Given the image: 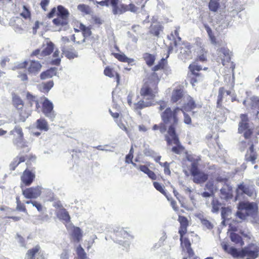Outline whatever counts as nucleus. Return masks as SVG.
Wrapping results in <instances>:
<instances>
[{"label": "nucleus", "mask_w": 259, "mask_h": 259, "mask_svg": "<svg viewBox=\"0 0 259 259\" xmlns=\"http://www.w3.org/2000/svg\"><path fill=\"white\" fill-rule=\"evenodd\" d=\"M181 109L178 107L172 108L167 107L160 114L162 121L168 124L167 134L165 135V140L167 146H173L171 151L176 154H181L185 150V147L181 144L179 135L177 133L176 127L179 121L178 113Z\"/></svg>", "instance_id": "obj_1"}, {"label": "nucleus", "mask_w": 259, "mask_h": 259, "mask_svg": "<svg viewBox=\"0 0 259 259\" xmlns=\"http://www.w3.org/2000/svg\"><path fill=\"white\" fill-rule=\"evenodd\" d=\"M160 80L156 72H152L144 79L140 90V95L143 99L134 104L135 110H140L155 105L154 101L159 92L158 84Z\"/></svg>", "instance_id": "obj_2"}, {"label": "nucleus", "mask_w": 259, "mask_h": 259, "mask_svg": "<svg viewBox=\"0 0 259 259\" xmlns=\"http://www.w3.org/2000/svg\"><path fill=\"white\" fill-rule=\"evenodd\" d=\"M222 247L226 253L236 258L246 256V259H256L259 256V246L254 243H249L240 250L227 244H222Z\"/></svg>", "instance_id": "obj_3"}, {"label": "nucleus", "mask_w": 259, "mask_h": 259, "mask_svg": "<svg viewBox=\"0 0 259 259\" xmlns=\"http://www.w3.org/2000/svg\"><path fill=\"white\" fill-rule=\"evenodd\" d=\"M178 221L180 223L178 233L180 235L181 244L183 245L187 249L189 257L193 256L194 253L191 247V243L188 237L186 236L190 222L186 217L181 215H179Z\"/></svg>", "instance_id": "obj_4"}, {"label": "nucleus", "mask_w": 259, "mask_h": 259, "mask_svg": "<svg viewBox=\"0 0 259 259\" xmlns=\"http://www.w3.org/2000/svg\"><path fill=\"white\" fill-rule=\"evenodd\" d=\"M55 14L57 17L53 20V23L56 27L62 28L68 25L69 23V12L68 10L62 5L57 7V11L55 7L52 8L47 14L49 19L53 18Z\"/></svg>", "instance_id": "obj_5"}, {"label": "nucleus", "mask_w": 259, "mask_h": 259, "mask_svg": "<svg viewBox=\"0 0 259 259\" xmlns=\"http://www.w3.org/2000/svg\"><path fill=\"white\" fill-rule=\"evenodd\" d=\"M258 209V205L255 202L241 201L238 204L236 215L241 220H245L248 217L255 219L257 215Z\"/></svg>", "instance_id": "obj_6"}, {"label": "nucleus", "mask_w": 259, "mask_h": 259, "mask_svg": "<svg viewBox=\"0 0 259 259\" xmlns=\"http://www.w3.org/2000/svg\"><path fill=\"white\" fill-rule=\"evenodd\" d=\"M235 199L237 200L245 196L249 197L255 196L256 192L255 186L252 181L246 180L238 185L236 190Z\"/></svg>", "instance_id": "obj_7"}, {"label": "nucleus", "mask_w": 259, "mask_h": 259, "mask_svg": "<svg viewBox=\"0 0 259 259\" xmlns=\"http://www.w3.org/2000/svg\"><path fill=\"white\" fill-rule=\"evenodd\" d=\"M12 104L19 115L20 119L24 121L31 113V109L25 105L24 101L15 93L12 94Z\"/></svg>", "instance_id": "obj_8"}, {"label": "nucleus", "mask_w": 259, "mask_h": 259, "mask_svg": "<svg viewBox=\"0 0 259 259\" xmlns=\"http://www.w3.org/2000/svg\"><path fill=\"white\" fill-rule=\"evenodd\" d=\"M240 118L238 133L242 134L245 139H249L253 134V128L250 125L248 117L246 114H241Z\"/></svg>", "instance_id": "obj_9"}, {"label": "nucleus", "mask_w": 259, "mask_h": 259, "mask_svg": "<svg viewBox=\"0 0 259 259\" xmlns=\"http://www.w3.org/2000/svg\"><path fill=\"white\" fill-rule=\"evenodd\" d=\"M10 135L13 136V142L18 148H25L27 153L30 151V148L24 140L22 128L20 126H16L10 132Z\"/></svg>", "instance_id": "obj_10"}, {"label": "nucleus", "mask_w": 259, "mask_h": 259, "mask_svg": "<svg viewBox=\"0 0 259 259\" xmlns=\"http://www.w3.org/2000/svg\"><path fill=\"white\" fill-rule=\"evenodd\" d=\"M110 6L114 15H119L128 11L136 13L138 10V8L134 4L126 5L119 3V0H112Z\"/></svg>", "instance_id": "obj_11"}, {"label": "nucleus", "mask_w": 259, "mask_h": 259, "mask_svg": "<svg viewBox=\"0 0 259 259\" xmlns=\"http://www.w3.org/2000/svg\"><path fill=\"white\" fill-rule=\"evenodd\" d=\"M35 158L36 157L29 152H26V149L22 150L20 152L19 155L15 157L10 163V169L11 170H14L19 164L26 161V165L27 166H29L30 161L34 160Z\"/></svg>", "instance_id": "obj_12"}, {"label": "nucleus", "mask_w": 259, "mask_h": 259, "mask_svg": "<svg viewBox=\"0 0 259 259\" xmlns=\"http://www.w3.org/2000/svg\"><path fill=\"white\" fill-rule=\"evenodd\" d=\"M258 143V138L256 136L253 137L252 139L248 142L250 145L249 149L247 150L245 155V160L246 162H250L252 164L256 162V160L258 157V154L254 149V144Z\"/></svg>", "instance_id": "obj_13"}, {"label": "nucleus", "mask_w": 259, "mask_h": 259, "mask_svg": "<svg viewBox=\"0 0 259 259\" xmlns=\"http://www.w3.org/2000/svg\"><path fill=\"white\" fill-rule=\"evenodd\" d=\"M190 172L192 177L194 183L200 184L205 182L208 178L207 174L199 169L198 166L193 165V167H190Z\"/></svg>", "instance_id": "obj_14"}, {"label": "nucleus", "mask_w": 259, "mask_h": 259, "mask_svg": "<svg viewBox=\"0 0 259 259\" xmlns=\"http://www.w3.org/2000/svg\"><path fill=\"white\" fill-rule=\"evenodd\" d=\"M189 69L191 72L190 82L193 86H194L196 83L201 80L203 78L201 73L199 72L202 68L200 65L193 63L189 65Z\"/></svg>", "instance_id": "obj_15"}, {"label": "nucleus", "mask_w": 259, "mask_h": 259, "mask_svg": "<svg viewBox=\"0 0 259 259\" xmlns=\"http://www.w3.org/2000/svg\"><path fill=\"white\" fill-rule=\"evenodd\" d=\"M225 93H226L227 95H230L231 92L230 91H226L224 87H220L219 89L216 107L217 109L223 110L224 112L226 111L227 112H229V110L225 108L223 105L224 100H225V103L227 102V100L226 99H225Z\"/></svg>", "instance_id": "obj_16"}, {"label": "nucleus", "mask_w": 259, "mask_h": 259, "mask_svg": "<svg viewBox=\"0 0 259 259\" xmlns=\"http://www.w3.org/2000/svg\"><path fill=\"white\" fill-rule=\"evenodd\" d=\"M35 177L34 172L26 168L21 176V188L23 189L24 187L30 186L34 180Z\"/></svg>", "instance_id": "obj_17"}, {"label": "nucleus", "mask_w": 259, "mask_h": 259, "mask_svg": "<svg viewBox=\"0 0 259 259\" xmlns=\"http://www.w3.org/2000/svg\"><path fill=\"white\" fill-rule=\"evenodd\" d=\"M22 194L27 199L36 198L41 193V188L40 186L31 187L22 189Z\"/></svg>", "instance_id": "obj_18"}, {"label": "nucleus", "mask_w": 259, "mask_h": 259, "mask_svg": "<svg viewBox=\"0 0 259 259\" xmlns=\"http://www.w3.org/2000/svg\"><path fill=\"white\" fill-rule=\"evenodd\" d=\"M54 105L53 103L46 97H44V101L42 103L41 111L49 117H54L55 114L53 110Z\"/></svg>", "instance_id": "obj_19"}, {"label": "nucleus", "mask_w": 259, "mask_h": 259, "mask_svg": "<svg viewBox=\"0 0 259 259\" xmlns=\"http://www.w3.org/2000/svg\"><path fill=\"white\" fill-rule=\"evenodd\" d=\"M41 64L38 61L29 60L28 61L27 70L29 74L36 75L40 71Z\"/></svg>", "instance_id": "obj_20"}, {"label": "nucleus", "mask_w": 259, "mask_h": 259, "mask_svg": "<svg viewBox=\"0 0 259 259\" xmlns=\"http://www.w3.org/2000/svg\"><path fill=\"white\" fill-rule=\"evenodd\" d=\"M130 163H132L134 166L137 167L140 171L146 174L151 180L154 181L157 179V177L156 175L155 174L154 171L150 170L147 165H138L136 163L133 162V161H132V162H131Z\"/></svg>", "instance_id": "obj_21"}, {"label": "nucleus", "mask_w": 259, "mask_h": 259, "mask_svg": "<svg viewBox=\"0 0 259 259\" xmlns=\"http://www.w3.org/2000/svg\"><path fill=\"white\" fill-rule=\"evenodd\" d=\"M227 48L223 47L219 50V57L222 61V64L224 66L231 60V54Z\"/></svg>", "instance_id": "obj_22"}, {"label": "nucleus", "mask_w": 259, "mask_h": 259, "mask_svg": "<svg viewBox=\"0 0 259 259\" xmlns=\"http://www.w3.org/2000/svg\"><path fill=\"white\" fill-rule=\"evenodd\" d=\"M187 101L185 103L183 106V108L186 111H191L196 108H201L202 106L200 104H197L194 99L188 96L187 97Z\"/></svg>", "instance_id": "obj_23"}, {"label": "nucleus", "mask_w": 259, "mask_h": 259, "mask_svg": "<svg viewBox=\"0 0 259 259\" xmlns=\"http://www.w3.org/2000/svg\"><path fill=\"white\" fill-rule=\"evenodd\" d=\"M184 92L183 88L179 87L175 89L172 92L170 97V102L174 104L180 100L184 96Z\"/></svg>", "instance_id": "obj_24"}, {"label": "nucleus", "mask_w": 259, "mask_h": 259, "mask_svg": "<svg viewBox=\"0 0 259 259\" xmlns=\"http://www.w3.org/2000/svg\"><path fill=\"white\" fill-rule=\"evenodd\" d=\"M222 197L226 200L232 199L233 197V189L229 184H225L220 190Z\"/></svg>", "instance_id": "obj_25"}, {"label": "nucleus", "mask_w": 259, "mask_h": 259, "mask_svg": "<svg viewBox=\"0 0 259 259\" xmlns=\"http://www.w3.org/2000/svg\"><path fill=\"white\" fill-rule=\"evenodd\" d=\"M71 241L75 243H78L82 240V232L78 227H74L71 233H70Z\"/></svg>", "instance_id": "obj_26"}, {"label": "nucleus", "mask_w": 259, "mask_h": 259, "mask_svg": "<svg viewBox=\"0 0 259 259\" xmlns=\"http://www.w3.org/2000/svg\"><path fill=\"white\" fill-rule=\"evenodd\" d=\"M115 239L120 244L124 243L126 241V239L130 236V234L123 229L116 231L115 233Z\"/></svg>", "instance_id": "obj_27"}, {"label": "nucleus", "mask_w": 259, "mask_h": 259, "mask_svg": "<svg viewBox=\"0 0 259 259\" xmlns=\"http://www.w3.org/2000/svg\"><path fill=\"white\" fill-rule=\"evenodd\" d=\"M56 216L60 220L63 221L64 223H69L70 222V216L65 208L57 210Z\"/></svg>", "instance_id": "obj_28"}, {"label": "nucleus", "mask_w": 259, "mask_h": 259, "mask_svg": "<svg viewBox=\"0 0 259 259\" xmlns=\"http://www.w3.org/2000/svg\"><path fill=\"white\" fill-rule=\"evenodd\" d=\"M163 30V27L159 23L152 24L149 28V33L152 36L158 37L161 31Z\"/></svg>", "instance_id": "obj_29"}, {"label": "nucleus", "mask_w": 259, "mask_h": 259, "mask_svg": "<svg viewBox=\"0 0 259 259\" xmlns=\"http://www.w3.org/2000/svg\"><path fill=\"white\" fill-rule=\"evenodd\" d=\"M43 49L41 50V56L45 57L51 55L54 50L55 45L51 41H48L46 44H43Z\"/></svg>", "instance_id": "obj_30"}, {"label": "nucleus", "mask_w": 259, "mask_h": 259, "mask_svg": "<svg viewBox=\"0 0 259 259\" xmlns=\"http://www.w3.org/2000/svg\"><path fill=\"white\" fill-rule=\"evenodd\" d=\"M41 253V249L39 245H37L34 247L27 250L25 259H35L36 254H40Z\"/></svg>", "instance_id": "obj_31"}, {"label": "nucleus", "mask_w": 259, "mask_h": 259, "mask_svg": "<svg viewBox=\"0 0 259 259\" xmlns=\"http://www.w3.org/2000/svg\"><path fill=\"white\" fill-rule=\"evenodd\" d=\"M182 153H185L186 154V158L187 160L191 162V165L190 167H193V165H195L196 166H198L199 165V161L200 160V158L198 156H196L195 155L189 154L188 152L186 150L183 151Z\"/></svg>", "instance_id": "obj_32"}, {"label": "nucleus", "mask_w": 259, "mask_h": 259, "mask_svg": "<svg viewBox=\"0 0 259 259\" xmlns=\"http://www.w3.org/2000/svg\"><path fill=\"white\" fill-rule=\"evenodd\" d=\"M57 69L55 67H52L46 71L42 72L40 74V78L41 80H45L50 78L57 74Z\"/></svg>", "instance_id": "obj_33"}, {"label": "nucleus", "mask_w": 259, "mask_h": 259, "mask_svg": "<svg viewBox=\"0 0 259 259\" xmlns=\"http://www.w3.org/2000/svg\"><path fill=\"white\" fill-rule=\"evenodd\" d=\"M113 56L121 62H124L127 63L128 64H131L135 61L134 59L128 58L123 53H113Z\"/></svg>", "instance_id": "obj_34"}, {"label": "nucleus", "mask_w": 259, "mask_h": 259, "mask_svg": "<svg viewBox=\"0 0 259 259\" xmlns=\"http://www.w3.org/2000/svg\"><path fill=\"white\" fill-rule=\"evenodd\" d=\"M36 127L40 131H47L49 130L48 122L44 118H39L36 120Z\"/></svg>", "instance_id": "obj_35"}, {"label": "nucleus", "mask_w": 259, "mask_h": 259, "mask_svg": "<svg viewBox=\"0 0 259 259\" xmlns=\"http://www.w3.org/2000/svg\"><path fill=\"white\" fill-rule=\"evenodd\" d=\"M54 86L53 80H50L46 82H43L38 87L39 90L43 93H48Z\"/></svg>", "instance_id": "obj_36"}, {"label": "nucleus", "mask_w": 259, "mask_h": 259, "mask_svg": "<svg viewBox=\"0 0 259 259\" xmlns=\"http://www.w3.org/2000/svg\"><path fill=\"white\" fill-rule=\"evenodd\" d=\"M62 51L68 58H74L75 57V51L72 46L69 48L67 46H64L62 48Z\"/></svg>", "instance_id": "obj_37"}, {"label": "nucleus", "mask_w": 259, "mask_h": 259, "mask_svg": "<svg viewBox=\"0 0 259 259\" xmlns=\"http://www.w3.org/2000/svg\"><path fill=\"white\" fill-rule=\"evenodd\" d=\"M203 26L208 34L211 43L214 45H217L218 42L211 28L207 24H204Z\"/></svg>", "instance_id": "obj_38"}, {"label": "nucleus", "mask_w": 259, "mask_h": 259, "mask_svg": "<svg viewBox=\"0 0 259 259\" xmlns=\"http://www.w3.org/2000/svg\"><path fill=\"white\" fill-rule=\"evenodd\" d=\"M143 58L148 66H152L156 59V57L154 55L148 53L144 54Z\"/></svg>", "instance_id": "obj_39"}, {"label": "nucleus", "mask_w": 259, "mask_h": 259, "mask_svg": "<svg viewBox=\"0 0 259 259\" xmlns=\"http://www.w3.org/2000/svg\"><path fill=\"white\" fill-rule=\"evenodd\" d=\"M230 238L232 242L235 243L236 244H239L241 246H242L244 244L242 237L238 234L234 232L230 233Z\"/></svg>", "instance_id": "obj_40"}, {"label": "nucleus", "mask_w": 259, "mask_h": 259, "mask_svg": "<svg viewBox=\"0 0 259 259\" xmlns=\"http://www.w3.org/2000/svg\"><path fill=\"white\" fill-rule=\"evenodd\" d=\"M208 51L204 49H201L195 59L196 62H205L207 61V56Z\"/></svg>", "instance_id": "obj_41"}, {"label": "nucleus", "mask_w": 259, "mask_h": 259, "mask_svg": "<svg viewBox=\"0 0 259 259\" xmlns=\"http://www.w3.org/2000/svg\"><path fill=\"white\" fill-rule=\"evenodd\" d=\"M167 62L166 60V58H162L158 62L157 64L155 65L152 68V70L153 71V72H155L156 71L159 70H163L165 68V67L167 65Z\"/></svg>", "instance_id": "obj_42"}, {"label": "nucleus", "mask_w": 259, "mask_h": 259, "mask_svg": "<svg viewBox=\"0 0 259 259\" xmlns=\"http://www.w3.org/2000/svg\"><path fill=\"white\" fill-rule=\"evenodd\" d=\"M79 30L82 31V34L84 37H88L91 35V28L90 27H87L82 23H80L78 26Z\"/></svg>", "instance_id": "obj_43"}, {"label": "nucleus", "mask_w": 259, "mask_h": 259, "mask_svg": "<svg viewBox=\"0 0 259 259\" xmlns=\"http://www.w3.org/2000/svg\"><path fill=\"white\" fill-rule=\"evenodd\" d=\"M77 9L84 15H90L92 13V9L90 6L85 4H79L77 6Z\"/></svg>", "instance_id": "obj_44"}, {"label": "nucleus", "mask_w": 259, "mask_h": 259, "mask_svg": "<svg viewBox=\"0 0 259 259\" xmlns=\"http://www.w3.org/2000/svg\"><path fill=\"white\" fill-rule=\"evenodd\" d=\"M16 209L19 211L23 212L27 214V210L24 203H22L20 199L19 196H17L16 198Z\"/></svg>", "instance_id": "obj_45"}, {"label": "nucleus", "mask_w": 259, "mask_h": 259, "mask_svg": "<svg viewBox=\"0 0 259 259\" xmlns=\"http://www.w3.org/2000/svg\"><path fill=\"white\" fill-rule=\"evenodd\" d=\"M208 8L210 11L216 12L220 8V4L217 0H210Z\"/></svg>", "instance_id": "obj_46"}, {"label": "nucleus", "mask_w": 259, "mask_h": 259, "mask_svg": "<svg viewBox=\"0 0 259 259\" xmlns=\"http://www.w3.org/2000/svg\"><path fill=\"white\" fill-rule=\"evenodd\" d=\"M26 98L28 104H29V108H28L30 109L32 107L33 103H35L37 99L35 96L33 95L29 92H27Z\"/></svg>", "instance_id": "obj_47"}, {"label": "nucleus", "mask_w": 259, "mask_h": 259, "mask_svg": "<svg viewBox=\"0 0 259 259\" xmlns=\"http://www.w3.org/2000/svg\"><path fill=\"white\" fill-rule=\"evenodd\" d=\"M205 189L208 190L211 193L214 194L217 191V187L213 181H209L205 184Z\"/></svg>", "instance_id": "obj_48"}, {"label": "nucleus", "mask_w": 259, "mask_h": 259, "mask_svg": "<svg viewBox=\"0 0 259 259\" xmlns=\"http://www.w3.org/2000/svg\"><path fill=\"white\" fill-rule=\"evenodd\" d=\"M59 54H60V52L58 49L56 50L54 52L53 56L54 58H55L53 59L51 61V63L52 65H60V62H61V58H59Z\"/></svg>", "instance_id": "obj_49"}, {"label": "nucleus", "mask_w": 259, "mask_h": 259, "mask_svg": "<svg viewBox=\"0 0 259 259\" xmlns=\"http://www.w3.org/2000/svg\"><path fill=\"white\" fill-rule=\"evenodd\" d=\"M212 209L211 211L213 213H217L220 210L221 203L216 199H213L211 201Z\"/></svg>", "instance_id": "obj_50"}, {"label": "nucleus", "mask_w": 259, "mask_h": 259, "mask_svg": "<svg viewBox=\"0 0 259 259\" xmlns=\"http://www.w3.org/2000/svg\"><path fill=\"white\" fill-rule=\"evenodd\" d=\"M159 164L164 167V173L167 176H170L171 171L170 170V164L167 162L164 163L159 162Z\"/></svg>", "instance_id": "obj_51"}, {"label": "nucleus", "mask_w": 259, "mask_h": 259, "mask_svg": "<svg viewBox=\"0 0 259 259\" xmlns=\"http://www.w3.org/2000/svg\"><path fill=\"white\" fill-rule=\"evenodd\" d=\"M115 72L113 69L109 66L106 67L104 70V75L110 78L114 76Z\"/></svg>", "instance_id": "obj_52"}, {"label": "nucleus", "mask_w": 259, "mask_h": 259, "mask_svg": "<svg viewBox=\"0 0 259 259\" xmlns=\"http://www.w3.org/2000/svg\"><path fill=\"white\" fill-rule=\"evenodd\" d=\"M153 186L154 188L159 192H160L161 193L163 194L164 195L166 196V192L164 190V187L163 186L161 185L160 184H159L158 182H153Z\"/></svg>", "instance_id": "obj_53"}, {"label": "nucleus", "mask_w": 259, "mask_h": 259, "mask_svg": "<svg viewBox=\"0 0 259 259\" xmlns=\"http://www.w3.org/2000/svg\"><path fill=\"white\" fill-rule=\"evenodd\" d=\"M23 11L20 14V15L25 19L30 18L31 13L30 11L28 10V9H27V8L25 6H23Z\"/></svg>", "instance_id": "obj_54"}, {"label": "nucleus", "mask_w": 259, "mask_h": 259, "mask_svg": "<svg viewBox=\"0 0 259 259\" xmlns=\"http://www.w3.org/2000/svg\"><path fill=\"white\" fill-rule=\"evenodd\" d=\"M231 211V210L229 207H222L221 209V216L222 219L226 220Z\"/></svg>", "instance_id": "obj_55"}, {"label": "nucleus", "mask_w": 259, "mask_h": 259, "mask_svg": "<svg viewBox=\"0 0 259 259\" xmlns=\"http://www.w3.org/2000/svg\"><path fill=\"white\" fill-rule=\"evenodd\" d=\"M41 51L39 49H36L34 50L31 54V57L35 56L38 58L39 59H42L45 56H41Z\"/></svg>", "instance_id": "obj_56"}, {"label": "nucleus", "mask_w": 259, "mask_h": 259, "mask_svg": "<svg viewBox=\"0 0 259 259\" xmlns=\"http://www.w3.org/2000/svg\"><path fill=\"white\" fill-rule=\"evenodd\" d=\"M26 203L27 204L31 203L33 206H35L39 211H41L42 209V206L41 204L39 202H38L36 201H27Z\"/></svg>", "instance_id": "obj_57"}, {"label": "nucleus", "mask_w": 259, "mask_h": 259, "mask_svg": "<svg viewBox=\"0 0 259 259\" xmlns=\"http://www.w3.org/2000/svg\"><path fill=\"white\" fill-rule=\"evenodd\" d=\"M157 104L159 105L158 107V109L159 111H163L166 108L167 103L165 101L163 100H159L157 102Z\"/></svg>", "instance_id": "obj_58"}, {"label": "nucleus", "mask_w": 259, "mask_h": 259, "mask_svg": "<svg viewBox=\"0 0 259 259\" xmlns=\"http://www.w3.org/2000/svg\"><path fill=\"white\" fill-rule=\"evenodd\" d=\"M191 46L190 45H188L186 46V49H187V50H184V52H183V51H181V53L185 55L186 57L189 56L191 54ZM182 50H183V48L182 49Z\"/></svg>", "instance_id": "obj_59"}, {"label": "nucleus", "mask_w": 259, "mask_h": 259, "mask_svg": "<svg viewBox=\"0 0 259 259\" xmlns=\"http://www.w3.org/2000/svg\"><path fill=\"white\" fill-rule=\"evenodd\" d=\"M202 224L208 229H211L213 228L212 224L206 219H203L201 220Z\"/></svg>", "instance_id": "obj_60"}, {"label": "nucleus", "mask_w": 259, "mask_h": 259, "mask_svg": "<svg viewBox=\"0 0 259 259\" xmlns=\"http://www.w3.org/2000/svg\"><path fill=\"white\" fill-rule=\"evenodd\" d=\"M133 158V148H131L129 153L125 157V162L127 163H130L132 162Z\"/></svg>", "instance_id": "obj_61"}, {"label": "nucleus", "mask_w": 259, "mask_h": 259, "mask_svg": "<svg viewBox=\"0 0 259 259\" xmlns=\"http://www.w3.org/2000/svg\"><path fill=\"white\" fill-rule=\"evenodd\" d=\"M184 122L187 124H191L192 120L190 116L185 113H184Z\"/></svg>", "instance_id": "obj_62"}, {"label": "nucleus", "mask_w": 259, "mask_h": 259, "mask_svg": "<svg viewBox=\"0 0 259 259\" xmlns=\"http://www.w3.org/2000/svg\"><path fill=\"white\" fill-rule=\"evenodd\" d=\"M28 66V61H25L19 63L16 67L18 69H27Z\"/></svg>", "instance_id": "obj_63"}, {"label": "nucleus", "mask_w": 259, "mask_h": 259, "mask_svg": "<svg viewBox=\"0 0 259 259\" xmlns=\"http://www.w3.org/2000/svg\"><path fill=\"white\" fill-rule=\"evenodd\" d=\"M134 97V94L133 92L129 93L127 97V103L130 106L133 104V99Z\"/></svg>", "instance_id": "obj_64"}]
</instances>
